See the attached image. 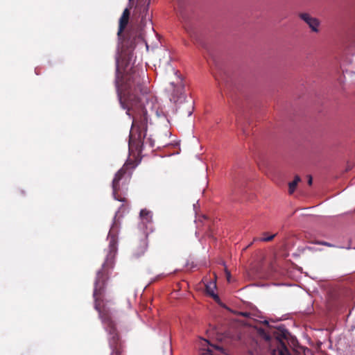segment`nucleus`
<instances>
[{"label": "nucleus", "instance_id": "obj_1", "mask_svg": "<svg viewBox=\"0 0 355 355\" xmlns=\"http://www.w3.org/2000/svg\"><path fill=\"white\" fill-rule=\"evenodd\" d=\"M130 9L125 8L119 19L117 33L119 43V58L116 59V77L115 85L121 106L132 119L130 132L129 148L141 153L146 141L148 115L145 103L148 102V89L145 85L144 72L138 67H132L119 77V60L128 68L132 60L137 40L140 39L135 32L123 34L130 18Z\"/></svg>", "mask_w": 355, "mask_h": 355}, {"label": "nucleus", "instance_id": "obj_2", "mask_svg": "<svg viewBox=\"0 0 355 355\" xmlns=\"http://www.w3.org/2000/svg\"><path fill=\"white\" fill-rule=\"evenodd\" d=\"M116 252L117 247H109V252L106 259L102 266V268L98 271L96 275L93 296L94 298V308L98 312L99 318L108 333V344L111 349L110 355H124L125 346L116 330L115 323L112 320L109 311L101 306L103 301L102 297L105 292V283L109 277V270L113 268Z\"/></svg>", "mask_w": 355, "mask_h": 355}, {"label": "nucleus", "instance_id": "obj_3", "mask_svg": "<svg viewBox=\"0 0 355 355\" xmlns=\"http://www.w3.org/2000/svg\"><path fill=\"white\" fill-rule=\"evenodd\" d=\"M137 164L135 160L128 159L123 166V167L116 173L112 181L113 196L115 200L121 202H125V198H121L118 192L120 189L119 182L125 178L130 179L132 171L137 166Z\"/></svg>", "mask_w": 355, "mask_h": 355}, {"label": "nucleus", "instance_id": "obj_4", "mask_svg": "<svg viewBox=\"0 0 355 355\" xmlns=\"http://www.w3.org/2000/svg\"><path fill=\"white\" fill-rule=\"evenodd\" d=\"M298 17L309 26L312 32L318 33L320 31V21L318 18L312 17L307 12H300Z\"/></svg>", "mask_w": 355, "mask_h": 355}, {"label": "nucleus", "instance_id": "obj_5", "mask_svg": "<svg viewBox=\"0 0 355 355\" xmlns=\"http://www.w3.org/2000/svg\"><path fill=\"white\" fill-rule=\"evenodd\" d=\"M148 248L147 236L141 239L134 248L133 255L139 258L144 255Z\"/></svg>", "mask_w": 355, "mask_h": 355}, {"label": "nucleus", "instance_id": "obj_6", "mask_svg": "<svg viewBox=\"0 0 355 355\" xmlns=\"http://www.w3.org/2000/svg\"><path fill=\"white\" fill-rule=\"evenodd\" d=\"M171 85L173 87V91L172 93L171 101H173L175 103L180 99V96L182 94L184 86L181 83V80H180V81L177 83V85L175 87L174 86L173 83H171Z\"/></svg>", "mask_w": 355, "mask_h": 355}, {"label": "nucleus", "instance_id": "obj_7", "mask_svg": "<svg viewBox=\"0 0 355 355\" xmlns=\"http://www.w3.org/2000/svg\"><path fill=\"white\" fill-rule=\"evenodd\" d=\"M206 291L209 295L212 297L214 300H218V296L215 294L214 290L216 288V284L215 282H209L205 285Z\"/></svg>", "mask_w": 355, "mask_h": 355}, {"label": "nucleus", "instance_id": "obj_8", "mask_svg": "<svg viewBox=\"0 0 355 355\" xmlns=\"http://www.w3.org/2000/svg\"><path fill=\"white\" fill-rule=\"evenodd\" d=\"M140 218L144 223H148L151 222L152 214L150 211L144 209L140 211Z\"/></svg>", "mask_w": 355, "mask_h": 355}, {"label": "nucleus", "instance_id": "obj_9", "mask_svg": "<svg viewBox=\"0 0 355 355\" xmlns=\"http://www.w3.org/2000/svg\"><path fill=\"white\" fill-rule=\"evenodd\" d=\"M300 180H301V179L300 178V176L295 175L293 181L289 182V184H288V188H289L288 191H289L290 194H292L295 191V189H296V187L297 186V184L300 182Z\"/></svg>", "mask_w": 355, "mask_h": 355}, {"label": "nucleus", "instance_id": "obj_10", "mask_svg": "<svg viewBox=\"0 0 355 355\" xmlns=\"http://www.w3.org/2000/svg\"><path fill=\"white\" fill-rule=\"evenodd\" d=\"M148 4H149V3ZM148 5H147L146 6H144L143 8V12L141 13V26H145V23H146L145 19H146V15L148 12Z\"/></svg>", "mask_w": 355, "mask_h": 355}, {"label": "nucleus", "instance_id": "obj_11", "mask_svg": "<svg viewBox=\"0 0 355 355\" xmlns=\"http://www.w3.org/2000/svg\"><path fill=\"white\" fill-rule=\"evenodd\" d=\"M275 236H276V234H275L263 237V238L254 239V241H263V242H268V241H272L275 238Z\"/></svg>", "mask_w": 355, "mask_h": 355}, {"label": "nucleus", "instance_id": "obj_12", "mask_svg": "<svg viewBox=\"0 0 355 355\" xmlns=\"http://www.w3.org/2000/svg\"><path fill=\"white\" fill-rule=\"evenodd\" d=\"M202 355H214V353H213V350L210 348H208L207 349V352L206 353H203Z\"/></svg>", "mask_w": 355, "mask_h": 355}, {"label": "nucleus", "instance_id": "obj_13", "mask_svg": "<svg viewBox=\"0 0 355 355\" xmlns=\"http://www.w3.org/2000/svg\"><path fill=\"white\" fill-rule=\"evenodd\" d=\"M316 243L317 244H320V245H325V246H329V247L331 246V244H330L329 243L325 242V241L317 242Z\"/></svg>", "mask_w": 355, "mask_h": 355}, {"label": "nucleus", "instance_id": "obj_14", "mask_svg": "<svg viewBox=\"0 0 355 355\" xmlns=\"http://www.w3.org/2000/svg\"><path fill=\"white\" fill-rule=\"evenodd\" d=\"M212 347L215 348L216 349L218 350L219 352L223 353V349L220 346H216V345H211Z\"/></svg>", "mask_w": 355, "mask_h": 355}, {"label": "nucleus", "instance_id": "obj_15", "mask_svg": "<svg viewBox=\"0 0 355 355\" xmlns=\"http://www.w3.org/2000/svg\"><path fill=\"white\" fill-rule=\"evenodd\" d=\"M240 315L243 316V317H248L250 313H248V312H241Z\"/></svg>", "mask_w": 355, "mask_h": 355}, {"label": "nucleus", "instance_id": "obj_16", "mask_svg": "<svg viewBox=\"0 0 355 355\" xmlns=\"http://www.w3.org/2000/svg\"><path fill=\"white\" fill-rule=\"evenodd\" d=\"M312 181H313V180H312V178H311V176H309V180H308V184H309V185H311V184H312Z\"/></svg>", "mask_w": 355, "mask_h": 355}, {"label": "nucleus", "instance_id": "obj_17", "mask_svg": "<svg viewBox=\"0 0 355 355\" xmlns=\"http://www.w3.org/2000/svg\"><path fill=\"white\" fill-rule=\"evenodd\" d=\"M227 281L230 282V272L227 271Z\"/></svg>", "mask_w": 355, "mask_h": 355}, {"label": "nucleus", "instance_id": "obj_18", "mask_svg": "<svg viewBox=\"0 0 355 355\" xmlns=\"http://www.w3.org/2000/svg\"><path fill=\"white\" fill-rule=\"evenodd\" d=\"M148 140L150 141V146L153 147L154 144L150 141V139H148Z\"/></svg>", "mask_w": 355, "mask_h": 355}, {"label": "nucleus", "instance_id": "obj_19", "mask_svg": "<svg viewBox=\"0 0 355 355\" xmlns=\"http://www.w3.org/2000/svg\"><path fill=\"white\" fill-rule=\"evenodd\" d=\"M263 234H264V235H267V234H268V233H267V232H264V233H263Z\"/></svg>", "mask_w": 355, "mask_h": 355}]
</instances>
